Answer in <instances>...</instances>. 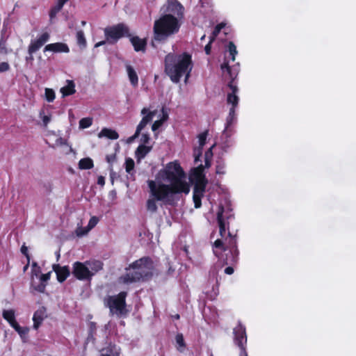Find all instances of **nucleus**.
Masks as SVG:
<instances>
[{
	"label": "nucleus",
	"instance_id": "23",
	"mask_svg": "<svg viewBox=\"0 0 356 356\" xmlns=\"http://www.w3.org/2000/svg\"><path fill=\"white\" fill-rule=\"evenodd\" d=\"M120 348L110 344L106 348L102 349L101 356H120Z\"/></svg>",
	"mask_w": 356,
	"mask_h": 356
},
{
	"label": "nucleus",
	"instance_id": "63",
	"mask_svg": "<svg viewBox=\"0 0 356 356\" xmlns=\"http://www.w3.org/2000/svg\"><path fill=\"white\" fill-rule=\"evenodd\" d=\"M211 356H213L212 355Z\"/></svg>",
	"mask_w": 356,
	"mask_h": 356
},
{
	"label": "nucleus",
	"instance_id": "21",
	"mask_svg": "<svg viewBox=\"0 0 356 356\" xmlns=\"http://www.w3.org/2000/svg\"><path fill=\"white\" fill-rule=\"evenodd\" d=\"M54 270L57 275V279L60 282H63L70 275V271L66 266H54Z\"/></svg>",
	"mask_w": 356,
	"mask_h": 356
},
{
	"label": "nucleus",
	"instance_id": "29",
	"mask_svg": "<svg viewBox=\"0 0 356 356\" xmlns=\"http://www.w3.org/2000/svg\"><path fill=\"white\" fill-rule=\"evenodd\" d=\"M79 167L82 170L90 169L93 167V162L89 157H86L79 161Z\"/></svg>",
	"mask_w": 356,
	"mask_h": 356
},
{
	"label": "nucleus",
	"instance_id": "48",
	"mask_svg": "<svg viewBox=\"0 0 356 356\" xmlns=\"http://www.w3.org/2000/svg\"><path fill=\"white\" fill-rule=\"evenodd\" d=\"M58 143H60V145H64L65 148L69 149L70 152H72V149L71 148V147H69L68 145L67 144L66 141L65 140H63L62 138H60L56 140L57 145L58 144Z\"/></svg>",
	"mask_w": 356,
	"mask_h": 356
},
{
	"label": "nucleus",
	"instance_id": "50",
	"mask_svg": "<svg viewBox=\"0 0 356 356\" xmlns=\"http://www.w3.org/2000/svg\"><path fill=\"white\" fill-rule=\"evenodd\" d=\"M162 117L159 119L163 123H164L168 119V113L164 108L161 109Z\"/></svg>",
	"mask_w": 356,
	"mask_h": 356
},
{
	"label": "nucleus",
	"instance_id": "25",
	"mask_svg": "<svg viewBox=\"0 0 356 356\" xmlns=\"http://www.w3.org/2000/svg\"><path fill=\"white\" fill-rule=\"evenodd\" d=\"M60 92L63 97L74 95L76 92L75 83L72 80H67V85L60 88Z\"/></svg>",
	"mask_w": 356,
	"mask_h": 356
},
{
	"label": "nucleus",
	"instance_id": "35",
	"mask_svg": "<svg viewBox=\"0 0 356 356\" xmlns=\"http://www.w3.org/2000/svg\"><path fill=\"white\" fill-rule=\"evenodd\" d=\"M63 6H61L60 4L58 3H56L55 6L51 8L49 15L51 20L54 19L56 16V15L61 10Z\"/></svg>",
	"mask_w": 356,
	"mask_h": 356
},
{
	"label": "nucleus",
	"instance_id": "30",
	"mask_svg": "<svg viewBox=\"0 0 356 356\" xmlns=\"http://www.w3.org/2000/svg\"><path fill=\"white\" fill-rule=\"evenodd\" d=\"M151 147L144 144L140 145L135 152V156H146L151 150Z\"/></svg>",
	"mask_w": 356,
	"mask_h": 356
},
{
	"label": "nucleus",
	"instance_id": "51",
	"mask_svg": "<svg viewBox=\"0 0 356 356\" xmlns=\"http://www.w3.org/2000/svg\"><path fill=\"white\" fill-rule=\"evenodd\" d=\"M213 42H211V40L209 39V41L208 44L204 47V51L207 55H210L211 52V45Z\"/></svg>",
	"mask_w": 356,
	"mask_h": 356
},
{
	"label": "nucleus",
	"instance_id": "61",
	"mask_svg": "<svg viewBox=\"0 0 356 356\" xmlns=\"http://www.w3.org/2000/svg\"><path fill=\"white\" fill-rule=\"evenodd\" d=\"M175 318H179V315H177V316H175Z\"/></svg>",
	"mask_w": 356,
	"mask_h": 356
},
{
	"label": "nucleus",
	"instance_id": "42",
	"mask_svg": "<svg viewBox=\"0 0 356 356\" xmlns=\"http://www.w3.org/2000/svg\"><path fill=\"white\" fill-rule=\"evenodd\" d=\"M44 113V111L43 110L41 111L40 112V117L42 118L44 127H47V124L51 121V115H46Z\"/></svg>",
	"mask_w": 356,
	"mask_h": 356
},
{
	"label": "nucleus",
	"instance_id": "3",
	"mask_svg": "<svg viewBox=\"0 0 356 356\" xmlns=\"http://www.w3.org/2000/svg\"><path fill=\"white\" fill-rule=\"evenodd\" d=\"M181 24L182 22L172 14H163L161 15V17L154 22L152 45L154 46V41L164 42L169 38L178 33Z\"/></svg>",
	"mask_w": 356,
	"mask_h": 356
},
{
	"label": "nucleus",
	"instance_id": "47",
	"mask_svg": "<svg viewBox=\"0 0 356 356\" xmlns=\"http://www.w3.org/2000/svg\"><path fill=\"white\" fill-rule=\"evenodd\" d=\"M216 173L218 175H223L225 174V165L221 163H218L216 166Z\"/></svg>",
	"mask_w": 356,
	"mask_h": 356
},
{
	"label": "nucleus",
	"instance_id": "31",
	"mask_svg": "<svg viewBox=\"0 0 356 356\" xmlns=\"http://www.w3.org/2000/svg\"><path fill=\"white\" fill-rule=\"evenodd\" d=\"M224 23L218 24L213 29L211 35L209 36V39L211 42H214L217 36L219 35L221 30L225 27Z\"/></svg>",
	"mask_w": 356,
	"mask_h": 356
},
{
	"label": "nucleus",
	"instance_id": "10",
	"mask_svg": "<svg viewBox=\"0 0 356 356\" xmlns=\"http://www.w3.org/2000/svg\"><path fill=\"white\" fill-rule=\"evenodd\" d=\"M72 273L80 280H88L92 277V274L90 273L88 266H87L86 262H75L73 264Z\"/></svg>",
	"mask_w": 356,
	"mask_h": 356
},
{
	"label": "nucleus",
	"instance_id": "55",
	"mask_svg": "<svg viewBox=\"0 0 356 356\" xmlns=\"http://www.w3.org/2000/svg\"><path fill=\"white\" fill-rule=\"evenodd\" d=\"M21 252L25 254V255H27L28 254V248L25 245H22V248H21Z\"/></svg>",
	"mask_w": 356,
	"mask_h": 356
},
{
	"label": "nucleus",
	"instance_id": "16",
	"mask_svg": "<svg viewBox=\"0 0 356 356\" xmlns=\"http://www.w3.org/2000/svg\"><path fill=\"white\" fill-rule=\"evenodd\" d=\"M221 70L222 71L225 79H226L227 77L229 79L227 84H229L231 82H232L233 84H236V82L235 81L238 76V71L230 67L229 63L226 61H225L221 65Z\"/></svg>",
	"mask_w": 356,
	"mask_h": 356
},
{
	"label": "nucleus",
	"instance_id": "59",
	"mask_svg": "<svg viewBox=\"0 0 356 356\" xmlns=\"http://www.w3.org/2000/svg\"><path fill=\"white\" fill-rule=\"evenodd\" d=\"M28 59L33 60V54L30 55V57L26 58V60H28Z\"/></svg>",
	"mask_w": 356,
	"mask_h": 356
},
{
	"label": "nucleus",
	"instance_id": "8",
	"mask_svg": "<svg viewBox=\"0 0 356 356\" xmlns=\"http://www.w3.org/2000/svg\"><path fill=\"white\" fill-rule=\"evenodd\" d=\"M104 35L106 41L109 44L116 43L122 37L131 36L128 26L123 23L105 28Z\"/></svg>",
	"mask_w": 356,
	"mask_h": 356
},
{
	"label": "nucleus",
	"instance_id": "9",
	"mask_svg": "<svg viewBox=\"0 0 356 356\" xmlns=\"http://www.w3.org/2000/svg\"><path fill=\"white\" fill-rule=\"evenodd\" d=\"M141 114L144 116L138 124L135 134L128 138L129 143L133 142L139 136L141 131L152 120L154 116L156 114V110L149 111L148 108H143L141 110Z\"/></svg>",
	"mask_w": 356,
	"mask_h": 356
},
{
	"label": "nucleus",
	"instance_id": "28",
	"mask_svg": "<svg viewBox=\"0 0 356 356\" xmlns=\"http://www.w3.org/2000/svg\"><path fill=\"white\" fill-rule=\"evenodd\" d=\"M13 328L15 331L19 334L23 342H26L28 339V334L29 332V328L27 327H21L17 323L15 325Z\"/></svg>",
	"mask_w": 356,
	"mask_h": 356
},
{
	"label": "nucleus",
	"instance_id": "6",
	"mask_svg": "<svg viewBox=\"0 0 356 356\" xmlns=\"http://www.w3.org/2000/svg\"><path fill=\"white\" fill-rule=\"evenodd\" d=\"M154 264L148 257H143L131 264L119 282L129 284L143 280L152 275Z\"/></svg>",
	"mask_w": 356,
	"mask_h": 356
},
{
	"label": "nucleus",
	"instance_id": "37",
	"mask_svg": "<svg viewBox=\"0 0 356 356\" xmlns=\"http://www.w3.org/2000/svg\"><path fill=\"white\" fill-rule=\"evenodd\" d=\"M76 40L78 44L81 47H86V40L85 38L84 33L82 31H79L76 33Z\"/></svg>",
	"mask_w": 356,
	"mask_h": 356
},
{
	"label": "nucleus",
	"instance_id": "57",
	"mask_svg": "<svg viewBox=\"0 0 356 356\" xmlns=\"http://www.w3.org/2000/svg\"><path fill=\"white\" fill-rule=\"evenodd\" d=\"M106 44V41H105V40L100 41V42H99L96 43V44H95V47H100V46H102V45H103V44Z\"/></svg>",
	"mask_w": 356,
	"mask_h": 356
},
{
	"label": "nucleus",
	"instance_id": "27",
	"mask_svg": "<svg viewBox=\"0 0 356 356\" xmlns=\"http://www.w3.org/2000/svg\"><path fill=\"white\" fill-rule=\"evenodd\" d=\"M3 317L9 323L12 327L17 324L15 320V311L13 309L3 310Z\"/></svg>",
	"mask_w": 356,
	"mask_h": 356
},
{
	"label": "nucleus",
	"instance_id": "44",
	"mask_svg": "<svg viewBox=\"0 0 356 356\" xmlns=\"http://www.w3.org/2000/svg\"><path fill=\"white\" fill-rule=\"evenodd\" d=\"M8 51L6 47V42L2 40L0 41V54L6 55L8 54Z\"/></svg>",
	"mask_w": 356,
	"mask_h": 356
},
{
	"label": "nucleus",
	"instance_id": "26",
	"mask_svg": "<svg viewBox=\"0 0 356 356\" xmlns=\"http://www.w3.org/2000/svg\"><path fill=\"white\" fill-rule=\"evenodd\" d=\"M126 69H127V72L129 79L131 82V84L134 87L137 86L138 84V76L136 72L135 71L134 67L129 65H127L126 66Z\"/></svg>",
	"mask_w": 356,
	"mask_h": 356
},
{
	"label": "nucleus",
	"instance_id": "24",
	"mask_svg": "<svg viewBox=\"0 0 356 356\" xmlns=\"http://www.w3.org/2000/svg\"><path fill=\"white\" fill-rule=\"evenodd\" d=\"M99 138H107L111 140H116L119 138L118 133L111 129L103 128L98 134Z\"/></svg>",
	"mask_w": 356,
	"mask_h": 356
},
{
	"label": "nucleus",
	"instance_id": "54",
	"mask_svg": "<svg viewBox=\"0 0 356 356\" xmlns=\"http://www.w3.org/2000/svg\"><path fill=\"white\" fill-rule=\"evenodd\" d=\"M225 273L227 275H232L234 273V268L232 267H227L225 269Z\"/></svg>",
	"mask_w": 356,
	"mask_h": 356
},
{
	"label": "nucleus",
	"instance_id": "45",
	"mask_svg": "<svg viewBox=\"0 0 356 356\" xmlns=\"http://www.w3.org/2000/svg\"><path fill=\"white\" fill-rule=\"evenodd\" d=\"M10 70V65L7 62L0 63V73L7 72Z\"/></svg>",
	"mask_w": 356,
	"mask_h": 356
},
{
	"label": "nucleus",
	"instance_id": "22",
	"mask_svg": "<svg viewBox=\"0 0 356 356\" xmlns=\"http://www.w3.org/2000/svg\"><path fill=\"white\" fill-rule=\"evenodd\" d=\"M86 264L88 266L89 272L92 274V277L101 270L103 267L102 261L99 260L88 261Z\"/></svg>",
	"mask_w": 356,
	"mask_h": 356
},
{
	"label": "nucleus",
	"instance_id": "2",
	"mask_svg": "<svg viewBox=\"0 0 356 356\" xmlns=\"http://www.w3.org/2000/svg\"><path fill=\"white\" fill-rule=\"evenodd\" d=\"M192 65V56L188 53L184 52L180 55L169 53L165 56L164 71L173 83H179L184 74L186 81L190 76Z\"/></svg>",
	"mask_w": 356,
	"mask_h": 356
},
{
	"label": "nucleus",
	"instance_id": "15",
	"mask_svg": "<svg viewBox=\"0 0 356 356\" xmlns=\"http://www.w3.org/2000/svg\"><path fill=\"white\" fill-rule=\"evenodd\" d=\"M50 275L51 272L41 274L38 280V281L33 279L31 281V287L40 293H43L46 288V282L50 279Z\"/></svg>",
	"mask_w": 356,
	"mask_h": 356
},
{
	"label": "nucleus",
	"instance_id": "43",
	"mask_svg": "<svg viewBox=\"0 0 356 356\" xmlns=\"http://www.w3.org/2000/svg\"><path fill=\"white\" fill-rule=\"evenodd\" d=\"M99 222V218L96 216H92L89 222H88V225L86 226L88 229L90 231L92 228H94L97 224Z\"/></svg>",
	"mask_w": 356,
	"mask_h": 356
},
{
	"label": "nucleus",
	"instance_id": "19",
	"mask_svg": "<svg viewBox=\"0 0 356 356\" xmlns=\"http://www.w3.org/2000/svg\"><path fill=\"white\" fill-rule=\"evenodd\" d=\"M46 309L44 307H42L39 308L33 314V327L37 330L43 320L46 318Z\"/></svg>",
	"mask_w": 356,
	"mask_h": 356
},
{
	"label": "nucleus",
	"instance_id": "60",
	"mask_svg": "<svg viewBox=\"0 0 356 356\" xmlns=\"http://www.w3.org/2000/svg\"><path fill=\"white\" fill-rule=\"evenodd\" d=\"M205 39V35H202L200 38V40L202 41Z\"/></svg>",
	"mask_w": 356,
	"mask_h": 356
},
{
	"label": "nucleus",
	"instance_id": "41",
	"mask_svg": "<svg viewBox=\"0 0 356 356\" xmlns=\"http://www.w3.org/2000/svg\"><path fill=\"white\" fill-rule=\"evenodd\" d=\"M89 232L90 230L87 227H79L76 229V234L77 236L81 237L86 235Z\"/></svg>",
	"mask_w": 356,
	"mask_h": 356
},
{
	"label": "nucleus",
	"instance_id": "1",
	"mask_svg": "<svg viewBox=\"0 0 356 356\" xmlns=\"http://www.w3.org/2000/svg\"><path fill=\"white\" fill-rule=\"evenodd\" d=\"M147 184L150 198L147 200V207L152 212L157 209V201L172 204L175 195L190 192L186 174L177 162L168 163L159 171L154 180H149Z\"/></svg>",
	"mask_w": 356,
	"mask_h": 356
},
{
	"label": "nucleus",
	"instance_id": "56",
	"mask_svg": "<svg viewBox=\"0 0 356 356\" xmlns=\"http://www.w3.org/2000/svg\"><path fill=\"white\" fill-rule=\"evenodd\" d=\"M239 356H248V354L245 351V348H241Z\"/></svg>",
	"mask_w": 356,
	"mask_h": 356
},
{
	"label": "nucleus",
	"instance_id": "53",
	"mask_svg": "<svg viewBox=\"0 0 356 356\" xmlns=\"http://www.w3.org/2000/svg\"><path fill=\"white\" fill-rule=\"evenodd\" d=\"M97 184L101 186H104L105 184L104 177L102 176H99L97 179Z\"/></svg>",
	"mask_w": 356,
	"mask_h": 356
},
{
	"label": "nucleus",
	"instance_id": "62",
	"mask_svg": "<svg viewBox=\"0 0 356 356\" xmlns=\"http://www.w3.org/2000/svg\"><path fill=\"white\" fill-rule=\"evenodd\" d=\"M86 24L85 22H82V24L84 25Z\"/></svg>",
	"mask_w": 356,
	"mask_h": 356
},
{
	"label": "nucleus",
	"instance_id": "18",
	"mask_svg": "<svg viewBox=\"0 0 356 356\" xmlns=\"http://www.w3.org/2000/svg\"><path fill=\"white\" fill-rule=\"evenodd\" d=\"M130 42L136 51H145L147 42L145 39H141L138 36H130Z\"/></svg>",
	"mask_w": 356,
	"mask_h": 356
},
{
	"label": "nucleus",
	"instance_id": "17",
	"mask_svg": "<svg viewBox=\"0 0 356 356\" xmlns=\"http://www.w3.org/2000/svg\"><path fill=\"white\" fill-rule=\"evenodd\" d=\"M53 51V52H65L68 53L70 49L65 43L63 42H55L49 44L45 46L44 51Z\"/></svg>",
	"mask_w": 356,
	"mask_h": 356
},
{
	"label": "nucleus",
	"instance_id": "36",
	"mask_svg": "<svg viewBox=\"0 0 356 356\" xmlns=\"http://www.w3.org/2000/svg\"><path fill=\"white\" fill-rule=\"evenodd\" d=\"M92 124V118H83L79 120V128L80 129H86L90 127Z\"/></svg>",
	"mask_w": 356,
	"mask_h": 356
},
{
	"label": "nucleus",
	"instance_id": "14",
	"mask_svg": "<svg viewBox=\"0 0 356 356\" xmlns=\"http://www.w3.org/2000/svg\"><path fill=\"white\" fill-rule=\"evenodd\" d=\"M227 87L230 89L231 92L227 93V103L231 104L232 107L236 108L238 104L239 98L237 95L238 88L237 84H233L231 82L229 84H227Z\"/></svg>",
	"mask_w": 356,
	"mask_h": 356
},
{
	"label": "nucleus",
	"instance_id": "40",
	"mask_svg": "<svg viewBox=\"0 0 356 356\" xmlns=\"http://www.w3.org/2000/svg\"><path fill=\"white\" fill-rule=\"evenodd\" d=\"M134 161L131 158H128L125 161L126 171L131 174V171L134 170Z\"/></svg>",
	"mask_w": 356,
	"mask_h": 356
},
{
	"label": "nucleus",
	"instance_id": "4",
	"mask_svg": "<svg viewBox=\"0 0 356 356\" xmlns=\"http://www.w3.org/2000/svg\"><path fill=\"white\" fill-rule=\"evenodd\" d=\"M211 157H195L193 168L190 175V180L194 185L193 199L195 208L201 207V199L205 192L207 180L204 174V169L211 165Z\"/></svg>",
	"mask_w": 356,
	"mask_h": 356
},
{
	"label": "nucleus",
	"instance_id": "34",
	"mask_svg": "<svg viewBox=\"0 0 356 356\" xmlns=\"http://www.w3.org/2000/svg\"><path fill=\"white\" fill-rule=\"evenodd\" d=\"M41 275L40 268L38 266L36 263H33L32 265L31 269V281L33 279L35 280H38Z\"/></svg>",
	"mask_w": 356,
	"mask_h": 356
},
{
	"label": "nucleus",
	"instance_id": "20",
	"mask_svg": "<svg viewBox=\"0 0 356 356\" xmlns=\"http://www.w3.org/2000/svg\"><path fill=\"white\" fill-rule=\"evenodd\" d=\"M207 135L208 132L207 131L198 135L199 145L194 148L193 156H202V149L204 145L206 144Z\"/></svg>",
	"mask_w": 356,
	"mask_h": 356
},
{
	"label": "nucleus",
	"instance_id": "12",
	"mask_svg": "<svg viewBox=\"0 0 356 356\" xmlns=\"http://www.w3.org/2000/svg\"><path fill=\"white\" fill-rule=\"evenodd\" d=\"M49 34L47 32H44L38 39L31 40L28 47L29 55H32L38 51L49 40Z\"/></svg>",
	"mask_w": 356,
	"mask_h": 356
},
{
	"label": "nucleus",
	"instance_id": "58",
	"mask_svg": "<svg viewBox=\"0 0 356 356\" xmlns=\"http://www.w3.org/2000/svg\"><path fill=\"white\" fill-rule=\"evenodd\" d=\"M69 0H58L57 3L61 5V6H63L65 3H67Z\"/></svg>",
	"mask_w": 356,
	"mask_h": 356
},
{
	"label": "nucleus",
	"instance_id": "46",
	"mask_svg": "<svg viewBox=\"0 0 356 356\" xmlns=\"http://www.w3.org/2000/svg\"><path fill=\"white\" fill-rule=\"evenodd\" d=\"M163 123L160 120L154 121L152 126V131H156L163 125Z\"/></svg>",
	"mask_w": 356,
	"mask_h": 356
},
{
	"label": "nucleus",
	"instance_id": "49",
	"mask_svg": "<svg viewBox=\"0 0 356 356\" xmlns=\"http://www.w3.org/2000/svg\"><path fill=\"white\" fill-rule=\"evenodd\" d=\"M150 140V138L149 136V134H143L141 136L140 141L142 142V144L146 145L149 143V141Z\"/></svg>",
	"mask_w": 356,
	"mask_h": 356
},
{
	"label": "nucleus",
	"instance_id": "11",
	"mask_svg": "<svg viewBox=\"0 0 356 356\" xmlns=\"http://www.w3.org/2000/svg\"><path fill=\"white\" fill-rule=\"evenodd\" d=\"M168 14H172L177 17L180 22L184 18V6L177 0H170L168 1L166 8Z\"/></svg>",
	"mask_w": 356,
	"mask_h": 356
},
{
	"label": "nucleus",
	"instance_id": "33",
	"mask_svg": "<svg viewBox=\"0 0 356 356\" xmlns=\"http://www.w3.org/2000/svg\"><path fill=\"white\" fill-rule=\"evenodd\" d=\"M177 348L179 351L182 352L185 348V343L182 334H177L175 337Z\"/></svg>",
	"mask_w": 356,
	"mask_h": 356
},
{
	"label": "nucleus",
	"instance_id": "5",
	"mask_svg": "<svg viewBox=\"0 0 356 356\" xmlns=\"http://www.w3.org/2000/svg\"><path fill=\"white\" fill-rule=\"evenodd\" d=\"M233 217L232 209L227 200L224 202H220L219 205V210L217 213V220L219 225V232L221 238L215 241L213 243V252L218 257H220L222 252L225 251L227 248V237H230L229 232L226 234V231L228 229V221Z\"/></svg>",
	"mask_w": 356,
	"mask_h": 356
},
{
	"label": "nucleus",
	"instance_id": "39",
	"mask_svg": "<svg viewBox=\"0 0 356 356\" xmlns=\"http://www.w3.org/2000/svg\"><path fill=\"white\" fill-rule=\"evenodd\" d=\"M44 95L45 99L48 102H52L56 97L55 92L51 88H46Z\"/></svg>",
	"mask_w": 356,
	"mask_h": 356
},
{
	"label": "nucleus",
	"instance_id": "32",
	"mask_svg": "<svg viewBox=\"0 0 356 356\" xmlns=\"http://www.w3.org/2000/svg\"><path fill=\"white\" fill-rule=\"evenodd\" d=\"M236 108L231 107L229 109V115L227 118L226 120V128L228 129L229 127L232 126V123L236 119Z\"/></svg>",
	"mask_w": 356,
	"mask_h": 356
},
{
	"label": "nucleus",
	"instance_id": "38",
	"mask_svg": "<svg viewBox=\"0 0 356 356\" xmlns=\"http://www.w3.org/2000/svg\"><path fill=\"white\" fill-rule=\"evenodd\" d=\"M228 51L229 53V55L231 56V59L232 61L235 60V56L237 54V50L236 47L234 44V43L232 41L229 42L228 43Z\"/></svg>",
	"mask_w": 356,
	"mask_h": 356
},
{
	"label": "nucleus",
	"instance_id": "52",
	"mask_svg": "<svg viewBox=\"0 0 356 356\" xmlns=\"http://www.w3.org/2000/svg\"><path fill=\"white\" fill-rule=\"evenodd\" d=\"M216 145H211L208 149L207 151H206L205 154L204 156H213V149H216Z\"/></svg>",
	"mask_w": 356,
	"mask_h": 356
},
{
	"label": "nucleus",
	"instance_id": "13",
	"mask_svg": "<svg viewBox=\"0 0 356 356\" xmlns=\"http://www.w3.org/2000/svg\"><path fill=\"white\" fill-rule=\"evenodd\" d=\"M234 341L240 348H245L247 342L245 329L241 323L234 328Z\"/></svg>",
	"mask_w": 356,
	"mask_h": 356
},
{
	"label": "nucleus",
	"instance_id": "7",
	"mask_svg": "<svg viewBox=\"0 0 356 356\" xmlns=\"http://www.w3.org/2000/svg\"><path fill=\"white\" fill-rule=\"evenodd\" d=\"M126 292H121L117 296H110L104 299L105 305L109 308L112 315L121 316L127 314L125 298Z\"/></svg>",
	"mask_w": 356,
	"mask_h": 356
}]
</instances>
